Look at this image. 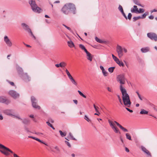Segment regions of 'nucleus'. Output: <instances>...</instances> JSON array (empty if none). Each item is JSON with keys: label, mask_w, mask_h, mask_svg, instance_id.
<instances>
[{"label": "nucleus", "mask_w": 157, "mask_h": 157, "mask_svg": "<svg viewBox=\"0 0 157 157\" xmlns=\"http://www.w3.org/2000/svg\"><path fill=\"white\" fill-rule=\"evenodd\" d=\"M120 90L122 95V100L125 106L129 107L131 104L129 96L127 93L126 90L122 85L120 86Z\"/></svg>", "instance_id": "nucleus-1"}, {"label": "nucleus", "mask_w": 157, "mask_h": 157, "mask_svg": "<svg viewBox=\"0 0 157 157\" xmlns=\"http://www.w3.org/2000/svg\"><path fill=\"white\" fill-rule=\"evenodd\" d=\"M75 10L76 8L73 4L68 3L66 4L63 7L61 11L65 14H68L70 12L75 13Z\"/></svg>", "instance_id": "nucleus-2"}, {"label": "nucleus", "mask_w": 157, "mask_h": 157, "mask_svg": "<svg viewBox=\"0 0 157 157\" xmlns=\"http://www.w3.org/2000/svg\"><path fill=\"white\" fill-rule=\"evenodd\" d=\"M108 122L111 128L115 133H120V132L117 128L115 126L114 123H115L123 132H128V130L127 129L123 127L116 121H114L113 122L110 120H108Z\"/></svg>", "instance_id": "nucleus-3"}, {"label": "nucleus", "mask_w": 157, "mask_h": 157, "mask_svg": "<svg viewBox=\"0 0 157 157\" xmlns=\"http://www.w3.org/2000/svg\"><path fill=\"white\" fill-rule=\"evenodd\" d=\"M29 3L30 5L33 10L38 13H40L42 11L41 9L38 7L36 3L35 0H31L29 1Z\"/></svg>", "instance_id": "nucleus-4"}, {"label": "nucleus", "mask_w": 157, "mask_h": 157, "mask_svg": "<svg viewBox=\"0 0 157 157\" xmlns=\"http://www.w3.org/2000/svg\"><path fill=\"white\" fill-rule=\"evenodd\" d=\"M0 151L6 155H10L9 152L13 153V152L8 148L0 144Z\"/></svg>", "instance_id": "nucleus-5"}, {"label": "nucleus", "mask_w": 157, "mask_h": 157, "mask_svg": "<svg viewBox=\"0 0 157 157\" xmlns=\"http://www.w3.org/2000/svg\"><path fill=\"white\" fill-rule=\"evenodd\" d=\"M21 25L24 29L28 33L30 36L33 37L34 39H36V38L35 36L33 34L31 29L25 23H23L21 24Z\"/></svg>", "instance_id": "nucleus-6"}, {"label": "nucleus", "mask_w": 157, "mask_h": 157, "mask_svg": "<svg viewBox=\"0 0 157 157\" xmlns=\"http://www.w3.org/2000/svg\"><path fill=\"white\" fill-rule=\"evenodd\" d=\"M3 113L6 114L11 117H13L14 118H16L19 119L21 120L19 117L15 115L13 111L12 110L6 109L3 111Z\"/></svg>", "instance_id": "nucleus-7"}, {"label": "nucleus", "mask_w": 157, "mask_h": 157, "mask_svg": "<svg viewBox=\"0 0 157 157\" xmlns=\"http://www.w3.org/2000/svg\"><path fill=\"white\" fill-rule=\"evenodd\" d=\"M116 51L119 58H121L123 56V48L121 46L117 45L116 47Z\"/></svg>", "instance_id": "nucleus-8"}, {"label": "nucleus", "mask_w": 157, "mask_h": 157, "mask_svg": "<svg viewBox=\"0 0 157 157\" xmlns=\"http://www.w3.org/2000/svg\"><path fill=\"white\" fill-rule=\"evenodd\" d=\"M117 81L119 82L121 84L120 85H122V84H124L125 83V78L124 75H118L117 77Z\"/></svg>", "instance_id": "nucleus-9"}, {"label": "nucleus", "mask_w": 157, "mask_h": 157, "mask_svg": "<svg viewBox=\"0 0 157 157\" xmlns=\"http://www.w3.org/2000/svg\"><path fill=\"white\" fill-rule=\"evenodd\" d=\"M31 100L33 107L37 109H40V107L37 105L36 102L37 101L35 98L33 96L32 97Z\"/></svg>", "instance_id": "nucleus-10"}, {"label": "nucleus", "mask_w": 157, "mask_h": 157, "mask_svg": "<svg viewBox=\"0 0 157 157\" xmlns=\"http://www.w3.org/2000/svg\"><path fill=\"white\" fill-rule=\"evenodd\" d=\"M147 36L151 39L155 41H157V35L154 33H150L147 34Z\"/></svg>", "instance_id": "nucleus-11"}, {"label": "nucleus", "mask_w": 157, "mask_h": 157, "mask_svg": "<svg viewBox=\"0 0 157 157\" xmlns=\"http://www.w3.org/2000/svg\"><path fill=\"white\" fill-rule=\"evenodd\" d=\"M9 94L12 97L14 98H17L19 97V94L13 90L10 91Z\"/></svg>", "instance_id": "nucleus-12"}, {"label": "nucleus", "mask_w": 157, "mask_h": 157, "mask_svg": "<svg viewBox=\"0 0 157 157\" xmlns=\"http://www.w3.org/2000/svg\"><path fill=\"white\" fill-rule=\"evenodd\" d=\"M4 40L8 47H11L12 46V43L7 36H4Z\"/></svg>", "instance_id": "nucleus-13"}, {"label": "nucleus", "mask_w": 157, "mask_h": 157, "mask_svg": "<svg viewBox=\"0 0 157 157\" xmlns=\"http://www.w3.org/2000/svg\"><path fill=\"white\" fill-rule=\"evenodd\" d=\"M141 149L145 153L147 156L149 157H151V155L149 151L147 149L144 147L143 146H141Z\"/></svg>", "instance_id": "nucleus-14"}, {"label": "nucleus", "mask_w": 157, "mask_h": 157, "mask_svg": "<svg viewBox=\"0 0 157 157\" xmlns=\"http://www.w3.org/2000/svg\"><path fill=\"white\" fill-rule=\"evenodd\" d=\"M67 65L66 63L64 61L61 62L59 64H55V66L59 68L61 67V68H63L65 67Z\"/></svg>", "instance_id": "nucleus-15"}, {"label": "nucleus", "mask_w": 157, "mask_h": 157, "mask_svg": "<svg viewBox=\"0 0 157 157\" xmlns=\"http://www.w3.org/2000/svg\"><path fill=\"white\" fill-rule=\"evenodd\" d=\"M131 11L132 13H137L138 11V8L137 6L134 5L133 8H132L131 9Z\"/></svg>", "instance_id": "nucleus-16"}, {"label": "nucleus", "mask_w": 157, "mask_h": 157, "mask_svg": "<svg viewBox=\"0 0 157 157\" xmlns=\"http://www.w3.org/2000/svg\"><path fill=\"white\" fill-rule=\"evenodd\" d=\"M28 137L29 138H31L33 139H34V140L41 143H42L45 144L47 146V144H46L44 142H43V141H41V140H40V139H38V138H36L32 136H29Z\"/></svg>", "instance_id": "nucleus-17"}, {"label": "nucleus", "mask_w": 157, "mask_h": 157, "mask_svg": "<svg viewBox=\"0 0 157 157\" xmlns=\"http://www.w3.org/2000/svg\"><path fill=\"white\" fill-rule=\"evenodd\" d=\"M87 56V59L89 60L90 61H91L92 60V55L88 51L86 52Z\"/></svg>", "instance_id": "nucleus-18"}, {"label": "nucleus", "mask_w": 157, "mask_h": 157, "mask_svg": "<svg viewBox=\"0 0 157 157\" xmlns=\"http://www.w3.org/2000/svg\"><path fill=\"white\" fill-rule=\"evenodd\" d=\"M55 150H52V151L56 154L59 153L60 151V150L59 147L57 146H56L54 147Z\"/></svg>", "instance_id": "nucleus-19"}, {"label": "nucleus", "mask_w": 157, "mask_h": 157, "mask_svg": "<svg viewBox=\"0 0 157 157\" xmlns=\"http://www.w3.org/2000/svg\"><path fill=\"white\" fill-rule=\"evenodd\" d=\"M0 102L5 103L8 104L10 103V101L9 100H6L5 98L3 97H0Z\"/></svg>", "instance_id": "nucleus-20"}, {"label": "nucleus", "mask_w": 157, "mask_h": 157, "mask_svg": "<svg viewBox=\"0 0 157 157\" xmlns=\"http://www.w3.org/2000/svg\"><path fill=\"white\" fill-rule=\"evenodd\" d=\"M150 50V48L148 47H147L142 48L141 49V51L143 53H146L149 52Z\"/></svg>", "instance_id": "nucleus-21"}, {"label": "nucleus", "mask_w": 157, "mask_h": 157, "mask_svg": "<svg viewBox=\"0 0 157 157\" xmlns=\"http://www.w3.org/2000/svg\"><path fill=\"white\" fill-rule=\"evenodd\" d=\"M67 44L68 46L71 48L74 47L75 46L73 42L71 40L67 42Z\"/></svg>", "instance_id": "nucleus-22"}, {"label": "nucleus", "mask_w": 157, "mask_h": 157, "mask_svg": "<svg viewBox=\"0 0 157 157\" xmlns=\"http://www.w3.org/2000/svg\"><path fill=\"white\" fill-rule=\"evenodd\" d=\"M23 78L26 80H30V77L28 76L26 73L23 74L22 75Z\"/></svg>", "instance_id": "nucleus-23"}, {"label": "nucleus", "mask_w": 157, "mask_h": 157, "mask_svg": "<svg viewBox=\"0 0 157 157\" xmlns=\"http://www.w3.org/2000/svg\"><path fill=\"white\" fill-rule=\"evenodd\" d=\"M133 2L135 3V4L140 6L142 7H144V6H142L140 3V2L138 0H132Z\"/></svg>", "instance_id": "nucleus-24"}, {"label": "nucleus", "mask_w": 157, "mask_h": 157, "mask_svg": "<svg viewBox=\"0 0 157 157\" xmlns=\"http://www.w3.org/2000/svg\"><path fill=\"white\" fill-rule=\"evenodd\" d=\"M67 137L69 139H71L75 140H77L75 138L73 137L72 134L70 132L69 133Z\"/></svg>", "instance_id": "nucleus-25"}, {"label": "nucleus", "mask_w": 157, "mask_h": 157, "mask_svg": "<svg viewBox=\"0 0 157 157\" xmlns=\"http://www.w3.org/2000/svg\"><path fill=\"white\" fill-rule=\"evenodd\" d=\"M69 79L73 84H74L76 86H77L78 84L77 82L75 81L73 77L70 78Z\"/></svg>", "instance_id": "nucleus-26"}, {"label": "nucleus", "mask_w": 157, "mask_h": 157, "mask_svg": "<svg viewBox=\"0 0 157 157\" xmlns=\"http://www.w3.org/2000/svg\"><path fill=\"white\" fill-rule=\"evenodd\" d=\"M148 113V112L144 109H141L140 112V114H147Z\"/></svg>", "instance_id": "nucleus-27"}, {"label": "nucleus", "mask_w": 157, "mask_h": 157, "mask_svg": "<svg viewBox=\"0 0 157 157\" xmlns=\"http://www.w3.org/2000/svg\"><path fill=\"white\" fill-rule=\"evenodd\" d=\"M149 14V12L147 11L145 13L143 14L141 16H140L141 19L145 18Z\"/></svg>", "instance_id": "nucleus-28"}, {"label": "nucleus", "mask_w": 157, "mask_h": 157, "mask_svg": "<svg viewBox=\"0 0 157 157\" xmlns=\"http://www.w3.org/2000/svg\"><path fill=\"white\" fill-rule=\"evenodd\" d=\"M65 71L67 75L68 76V77L69 79L71 78L72 77V76L70 74V73L69 71L67 69H66L65 70Z\"/></svg>", "instance_id": "nucleus-29"}, {"label": "nucleus", "mask_w": 157, "mask_h": 157, "mask_svg": "<svg viewBox=\"0 0 157 157\" xmlns=\"http://www.w3.org/2000/svg\"><path fill=\"white\" fill-rule=\"evenodd\" d=\"M79 47L83 50H84L86 52L87 51L85 48V46L82 44H80L79 45Z\"/></svg>", "instance_id": "nucleus-30"}, {"label": "nucleus", "mask_w": 157, "mask_h": 157, "mask_svg": "<svg viewBox=\"0 0 157 157\" xmlns=\"http://www.w3.org/2000/svg\"><path fill=\"white\" fill-rule=\"evenodd\" d=\"M23 122L25 124H28L30 123V121L28 119H25L23 120Z\"/></svg>", "instance_id": "nucleus-31"}, {"label": "nucleus", "mask_w": 157, "mask_h": 157, "mask_svg": "<svg viewBox=\"0 0 157 157\" xmlns=\"http://www.w3.org/2000/svg\"><path fill=\"white\" fill-rule=\"evenodd\" d=\"M99 43L102 44H106L107 43V41L105 40L99 39Z\"/></svg>", "instance_id": "nucleus-32"}, {"label": "nucleus", "mask_w": 157, "mask_h": 157, "mask_svg": "<svg viewBox=\"0 0 157 157\" xmlns=\"http://www.w3.org/2000/svg\"><path fill=\"white\" fill-rule=\"evenodd\" d=\"M115 68L114 67H109L108 69L109 71L111 73H112Z\"/></svg>", "instance_id": "nucleus-33"}, {"label": "nucleus", "mask_w": 157, "mask_h": 157, "mask_svg": "<svg viewBox=\"0 0 157 157\" xmlns=\"http://www.w3.org/2000/svg\"><path fill=\"white\" fill-rule=\"evenodd\" d=\"M59 132L60 133V135L62 137H64L66 136V133L65 132H63L61 130H59Z\"/></svg>", "instance_id": "nucleus-34"}, {"label": "nucleus", "mask_w": 157, "mask_h": 157, "mask_svg": "<svg viewBox=\"0 0 157 157\" xmlns=\"http://www.w3.org/2000/svg\"><path fill=\"white\" fill-rule=\"evenodd\" d=\"M125 135L126 136V138L127 139H128L129 140H132L131 136L129 133H126L125 134Z\"/></svg>", "instance_id": "nucleus-35"}, {"label": "nucleus", "mask_w": 157, "mask_h": 157, "mask_svg": "<svg viewBox=\"0 0 157 157\" xmlns=\"http://www.w3.org/2000/svg\"><path fill=\"white\" fill-rule=\"evenodd\" d=\"M144 11V9L142 8H140L139 10L138 9V11H137V13H143Z\"/></svg>", "instance_id": "nucleus-36"}, {"label": "nucleus", "mask_w": 157, "mask_h": 157, "mask_svg": "<svg viewBox=\"0 0 157 157\" xmlns=\"http://www.w3.org/2000/svg\"><path fill=\"white\" fill-rule=\"evenodd\" d=\"M118 9L121 13L124 12L123 8L121 5H119Z\"/></svg>", "instance_id": "nucleus-37"}, {"label": "nucleus", "mask_w": 157, "mask_h": 157, "mask_svg": "<svg viewBox=\"0 0 157 157\" xmlns=\"http://www.w3.org/2000/svg\"><path fill=\"white\" fill-rule=\"evenodd\" d=\"M133 21H136L139 19H141V18L140 17V16H139L138 17H133Z\"/></svg>", "instance_id": "nucleus-38"}, {"label": "nucleus", "mask_w": 157, "mask_h": 157, "mask_svg": "<svg viewBox=\"0 0 157 157\" xmlns=\"http://www.w3.org/2000/svg\"><path fill=\"white\" fill-rule=\"evenodd\" d=\"M17 69L18 71H19V73L23 71V70L19 66H17Z\"/></svg>", "instance_id": "nucleus-39"}, {"label": "nucleus", "mask_w": 157, "mask_h": 157, "mask_svg": "<svg viewBox=\"0 0 157 157\" xmlns=\"http://www.w3.org/2000/svg\"><path fill=\"white\" fill-rule=\"evenodd\" d=\"M102 72L104 76H107L108 74V73L105 70L102 71Z\"/></svg>", "instance_id": "nucleus-40"}, {"label": "nucleus", "mask_w": 157, "mask_h": 157, "mask_svg": "<svg viewBox=\"0 0 157 157\" xmlns=\"http://www.w3.org/2000/svg\"><path fill=\"white\" fill-rule=\"evenodd\" d=\"M78 92L79 93V94L81 96H82V97H83L84 98H86V97L85 95L82 92H81L80 91L78 90Z\"/></svg>", "instance_id": "nucleus-41"}, {"label": "nucleus", "mask_w": 157, "mask_h": 157, "mask_svg": "<svg viewBox=\"0 0 157 157\" xmlns=\"http://www.w3.org/2000/svg\"><path fill=\"white\" fill-rule=\"evenodd\" d=\"M117 97L118 98V99H119V101L120 102V103L122 105H123V102L122 101L121 99L120 96L119 95H117Z\"/></svg>", "instance_id": "nucleus-42"}, {"label": "nucleus", "mask_w": 157, "mask_h": 157, "mask_svg": "<svg viewBox=\"0 0 157 157\" xmlns=\"http://www.w3.org/2000/svg\"><path fill=\"white\" fill-rule=\"evenodd\" d=\"M132 16V14H131V13H128V15L127 18H128V19L129 20H131V18Z\"/></svg>", "instance_id": "nucleus-43"}, {"label": "nucleus", "mask_w": 157, "mask_h": 157, "mask_svg": "<svg viewBox=\"0 0 157 157\" xmlns=\"http://www.w3.org/2000/svg\"><path fill=\"white\" fill-rule=\"evenodd\" d=\"M118 65L120 66H122L123 67H124V65L122 62H120V63L118 64Z\"/></svg>", "instance_id": "nucleus-44"}, {"label": "nucleus", "mask_w": 157, "mask_h": 157, "mask_svg": "<svg viewBox=\"0 0 157 157\" xmlns=\"http://www.w3.org/2000/svg\"><path fill=\"white\" fill-rule=\"evenodd\" d=\"M65 143L69 147H71V144L68 142L67 141H65Z\"/></svg>", "instance_id": "nucleus-45"}, {"label": "nucleus", "mask_w": 157, "mask_h": 157, "mask_svg": "<svg viewBox=\"0 0 157 157\" xmlns=\"http://www.w3.org/2000/svg\"><path fill=\"white\" fill-rule=\"evenodd\" d=\"M112 56L113 57V59H114V61H115L116 60H117V59H118L117 57H116V56H114L113 54H112Z\"/></svg>", "instance_id": "nucleus-46"}, {"label": "nucleus", "mask_w": 157, "mask_h": 157, "mask_svg": "<svg viewBox=\"0 0 157 157\" xmlns=\"http://www.w3.org/2000/svg\"><path fill=\"white\" fill-rule=\"evenodd\" d=\"M84 119L88 122L90 121V120L89 119V118L87 117V116L86 115H85V116Z\"/></svg>", "instance_id": "nucleus-47"}, {"label": "nucleus", "mask_w": 157, "mask_h": 157, "mask_svg": "<svg viewBox=\"0 0 157 157\" xmlns=\"http://www.w3.org/2000/svg\"><path fill=\"white\" fill-rule=\"evenodd\" d=\"M107 89L108 90V91L110 92H113V90L112 89H111V88H110V87H108L107 88Z\"/></svg>", "instance_id": "nucleus-48"}, {"label": "nucleus", "mask_w": 157, "mask_h": 157, "mask_svg": "<svg viewBox=\"0 0 157 157\" xmlns=\"http://www.w3.org/2000/svg\"><path fill=\"white\" fill-rule=\"evenodd\" d=\"M121 13L122 14L123 16L125 17V18L126 19H127V16H126V15H125V13H124V12H122Z\"/></svg>", "instance_id": "nucleus-49"}, {"label": "nucleus", "mask_w": 157, "mask_h": 157, "mask_svg": "<svg viewBox=\"0 0 157 157\" xmlns=\"http://www.w3.org/2000/svg\"><path fill=\"white\" fill-rule=\"evenodd\" d=\"M8 82L12 86H14V84L13 82L8 81Z\"/></svg>", "instance_id": "nucleus-50"}, {"label": "nucleus", "mask_w": 157, "mask_h": 157, "mask_svg": "<svg viewBox=\"0 0 157 157\" xmlns=\"http://www.w3.org/2000/svg\"><path fill=\"white\" fill-rule=\"evenodd\" d=\"M63 25L67 29H68L70 31H71V29L70 27H69L64 25Z\"/></svg>", "instance_id": "nucleus-51"}, {"label": "nucleus", "mask_w": 157, "mask_h": 157, "mask_svg": "<svg viewBox=\"0 0 157 157\" xmlns=\"http://www.w3.org/2000/svg\"><path fill=\"white\" fill-rule=\"evenodd\" d=\"M100 69L102 70V71H104L105 70L104 69V68L101 65L100 66Z\"/></svg>", "instance_id": "nucleus-52"}, {"label": "nucleus", "mask_w": 157, "mask_h": 157, "mask_svg": "<svg viewBox=\"0 0 157 157\" xmlns=\"http://www.w3.org/2000/svg\"><path fill=\"white\" fill-rule=\"evenodd\" d=\"M126 109L129 112H130V113H132L133 112V111L132 110H131V109H129V108H127L126 107Z\"/></svg>", "instance_id": "nucleus-53"}, {"label": "nucleus", "mask_w": 157, "mask_h": 157, "mask_svg": "<svg viewBox=\"0 0 157 157\" xmlns=\"http://www.w3.org/2000/svg\"><path fill=\"white\" fill-rule=\"evenodd\" d=\"M115 61L118 64L120 63V61L119 59H118L117 60H116Z\"/></svg>", "instance_id": "nucleus-54"}, {"label": "nucleus", "mask_w": 157, "mask_h": 157, "mask_svg": "<svg viewBox=\"0 0 157 157\" xmlns=\"http://www.w3.org/2000/svg\"><path fill=\"white\" fill-rule=\"evenodd\" d=\"M46 123L49 126H50V127H52V125L51 124H50L49 121L47 122Z\"/></svg>", "instance_id": "nucleus-55"}, {"label": "nucleus", "mask_w": 157, "mask_h": 157, "mask_svg": "<svg viewBox=\"0 0 157 157\" xmlns=\"http://www.w3.org/2000/svg\"><path fill=\"white\" fill-rule=\"evenodd\" d=\"M123 51L125 53H127V49L125 48H123Z\"/></svg>", "instance_id": "nucleus-56"}, {"label": "nucleus", "mask_w": 157, "mask_h": 157, "mask_svg": "<svg viewBox=\"0 0 157 157\" xmlns=\"http://www.w3.org/2000/svg\"><path fill=\"white\" fill-rule=\"evenodd\" d=\"M154 17L152 15H151L149 17V18L150 19H153Z\"/></svg>", "instance_id": "nucleus-57"}, {"label": "nucleus", "mask_w": 157, "mask_h": 157, "mask_svg": "<svg viewBox=\"0 0 157 157\" xmlns=\"http://www.w3.org/2000/svg\"><path fill=\"white\" fill-rule=\"evenodd\" d=\"M138 97L139 98V99H140V100H143L142 98L141 97V96L140 95V94L138 96Z\"/></svg>", "instance_id": "nucleus-58"}, {"label": "nucleus", "mask_w": 157, "mask_h": 157, "mask_svg": "<svg viewBox=\"0 0 157 157\" xmlns=\"http://www.w3.org/2000/svg\"><path fill=\"white\" fill-rule=\"evenodd\" d=\"M103 46L101 44H99V49H102Z\"/></svg>", "instance_id": "nucleus-59"}, {"label": "nucleus", "mask_w": 157, "mask_h": 157, "mask_svg": "<svg viewBox=\"0 0 157 157\" xmlns=\"http://www.w3.org/2000/svg\"><path fill=\"white\" fill-rule=\"evenodd\" d=\"M125 151L127 152H129V149L128 148H127L126 147L125 148Z\"/></svg>", "instance_id": "nucleus-60"}, {"label": "nucleus", "mask_w": 157, "mask_h": 157, "mask_svg": "<svg viewBox=\"0 0 157 157\" xmlns=\"http://www.w3.org/2000/svg\"><path fill=\"white\" fill-rule=\"evenodd\" d=\"M73 101L76 104H77V103H78V101L77 100H73Z\"/></svg>", "instance_id": "nucleus-61"}, {"label": "nucleus", "mask_w": 157, "mask_h": 157, "mask_svg": "<svg viewBox=\"0 0 157 157\" xmlns=\"http://www.w3.org/2000/svg\"><path fill=\"white\" fill-rule=\"evenodd\" d=\"M94 106L96 111L97 112V107L94 104Z\"/></svg>", "instance_id": "nucleus-62"}, {"label": "nucleus", "mask_w": 157, "mask_h": 157, "mask_svg": "<svg viewBox=\"0 0 157 157\" xmlns=\"http://www.w3.org/2000/svg\"><path fill=\"white\" fill-rule=\"evenodd\" d=\"M49 121H50V122L52 123H53L54 122V120H53L52 119H50L49 120Z\"/></svg>", "instance_id": "nucleus-63"}, {"label": "nucleus", "mask_w": 157, "mask_h": 157, "mask_svg": "<svg viewBox=\"0 0 157 157\" xmlns=\"http://www.w3.org/2000/svg\"><path fill=\"white\" fill-rule=\"evenodd\" d=\"M3 119V116H2V115L1 114H0V120H2Z\"/></svg>", "instance_id": "nucleus-64"}]
</instances>
